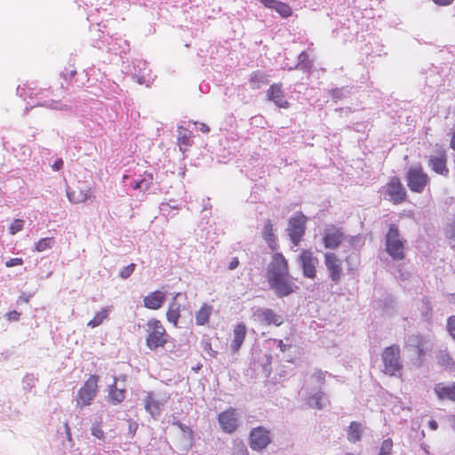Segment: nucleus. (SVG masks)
<instances>
[{"label":"nucleus","instance_id":"nucleus-21","mask_svg":"<svg viewBox=\"0 0 455 455\" xmlns=\"http://www.w3.org/2000/svg\"><path fill=\"white\" fill-rule=\"evenodd\" d=\"M434 392L439 400L455 401V382L451 384L437 383L434 387Z\"/></svg>","mask_w":455,"mask_h":455},{"label":"nucleus","instance_id":"nucleus-19","mask_svg":"<svg viewBox=\"0 0 455 455\" xmlns=\"http://www.w3.org/2000/svg\"><path fill=\"white\" fill-rule=\"evenodd\" d=\"M386 250L393 259L398 258V231L391 225L386 237Z\"/></svg>","mask_w":455,"mask_h":455},{"label":"nucleus","instance_id":"nucleus-50","mask_svg":"<svg viewBox=\"0 0 455 455\" xmlns=\"http://www.w3.org/2000/svg\"><path fill=\"white\" fill-rule=\"evenodd\" d=\"M399 194H400V202L403 201L406 197V190L404 188L402 187V185L400 184V191H399Z\"/></svg>","mask_w":455,"mask_h":455},{"label":"nucleus","instance_id":"nucleus-34","mask_svg":"<svg viewBox=\"0 0 455 455\" xmlns=\"http://www.w3.org/2000/svg\"><path fill=\"white\" fill-rule=\"evenodd\" d=\"M387 193L395 204L398 201V180L393 179L387 186Z\"/></svg>","mask_w":455,"mask_h":455},{"label":"nucleus","instance_id":"nucleus-8","mask_svg":"<svg viewBox=\"0 0 455 455\" xmlns=\"http://www.w3.org/2000/svg\"><path fill=\"white\" fill-rule=\"evenodd\" d=\"M218 421L223 432L233 434L239 427L236 410L228 408L218 415Z\"/></svg>","mask_w":455,"mask_h":455},{"label":"nucleus","instance_id":"nucleus-38","mask_svg":"<svg viewBox=\"0 0 455 455\" xmlns=\"http://www.w3.org/2000/svg\"><path fill=\"white\" fill-rule=\"evenodd\" d=\"M91 431H92V435L93 436H95L96 438H98L100 440H103L104 439L105 435H104L103 429L101 427V421H100L97 424H94L92 427Z\"/></svg>","mask_w":455,"mask_h":455},{"label":"nucleus","instance_id":"nucleus-32","mask_svg":"<svg viewBox=\"0 0 455 455\" xmlns=\"http://www.w3.org/2000/svg\"><path fill=\"white\" fill-rule=\"evenodd\" d=\"M108 317V309L102 308L100 311L97 312L93 318L89 321L88 326L92 328L98 327Z\"/></svg>","mask_w":455,"mask_h":455},{"label":"nucleus","instance_id":"nucleus-35","mask_svg":"<svg viewBox=\"0 0 455 455\" xmlns=\"http://www.w3.org/2000/svg\"><path fill=\"white\" fill-rule=\"evenodd\" d=\"M191 132L186 129L180 131V136L178 138V144L182 148L183 147L188 148L191 145Z\"/></svg>","mask_w":455,"mask_h":455},{"label":"nucleus","instance_id":"nucleus-3","mask_svg":"<svg viewBox=\"0 0 455 455\" xmlns=\"http://www.w3.org/2000/svg\"><path fill=\"white\" fill-rule=\"evenodd\" d=\"M146 345L150 350L164 347L168 343L169 334L161 321L156 318L147 322Z\"/></svg>","mask_w":455,"mask_h":455},{"label":"nucleus","instance_id":"nucleus-15","mask_svg":"<svg viewBox=\"0 0 455 455\" xmlns=\"http://www.w3.org/2000/svg\"><path fill=\"white\" fill-rule=\"evenodd\" d=\"M92 193L91 187L78 184L74 188L67 191V196L71 203L81 204L91 198Z\"/></svg>","mask_w":455,"mask_h":455},{"label":"nucleus","instance_id":"nucleus-30","mask_svg":"<svg viewBox=\"0 0 455 455\" xmlns=\"http://www.w3.org/2000/svg\"><path fill=\"white\" fill-rule=\"evenodd\" d=\"M161 403L156 400L151 394H148L145 399V409L152 415H156L160 411Z\"/></svg>","mask_w":455,"mask_h":455},{"label":"nucleus","instance_id":"nucleus-1","mask_svg":"<svg viewBox=\"0 0 455 455\" xmlns=\"http://www.w3.org/2000/svg\"><path fill=\"white\" fill-rule=\"evenodd\" d=\"M267 279L271 290L279 298L287 297L298 287L292 281L289 263L281 252H275L267 267Z\"/></svg>","mask_w":455,"mask_h":455},{"label":"nucleus","instance_id":"nucleus-36","mask_svg":"<svg viewBox=\"0 0 455 455\" xmlns=\"http://www.w3.org/2000/svg\"><path fill=\"white\" fill-rule=\"evenodd\" d=\"M393 442L390 439L385 440L380 447L379 455H391Z\"/></svg>","mask_w":455,"mask_h":455},{"label":"nucleus","instance_id":"nucleus-17","mask_svg":"<svg viewBox=\"0 0 455 455\" xmlns=\"http://www.w3.org/2000/svg\"><path fill=\"white\" fill-rule=\"evenodd\" d=\"M447 157L444 151L439 152L437 155L430 156L428 159V166L436 173L447 176L449 169L446 166Z\"/></svg>","mask_w":455,"mask_h":455},{"label":"nucleus","instance_id":"nucleus-27","mask_svg":"<svg viewBox=\"0 0 455 455\" xmlns=\"http://www.w3.org/2000/svg\"><path fill=\"white\" fill-rule=\"evenodd\" d=\"M116 380H117V379L115 378V382L113 385H111L109 387V392H108L109 401L113 404H118V403H122L125 398V390L124 388L123 389L117 388Z\"/></svg>","mask_w":455,"mask_h":455},{"label":"nucleus","instance_id":"nucleus-41","mask_svg":"<svg viewBox=\"0 0 455 455\" xmlns=\"http://www.w3.org/2000/svg\"><path fill=\"white\" fill-rule=\"evenodd\" d=\"M447 331L455 340V315H451L447 319Z\"/></svg>","mask_w":455,"mask_h":455},{"label":"nucleus","instance_id":"nucleus-10","mask_svg":"<svg viewBox=\"0 0 455 455\" xmlns=\"http://www.w3.org/2000/svg\"><path fill=\"white\" fill-rule=\"evenodd\" d=\"M270 443L269 432L262 427L253 428L250 433V446L254 451L263 450Z\"/></svg>","mask_w":455,"mask_h":455},{"label":"nucleus","instance_id":"nucleus-57","mask_svg":"<svg viewBox=\"0 0 455 455\" xmlns=\"http://www.w3.org/2000/svg\"><path fill=\"white\" fill-rule=\"evenodd\" d=\"M20 299L24 302H28L29 299L28 297H20Z\"/></svg>","mask_w":455,"mask_h":455},{"label":"nucleus","instance_id":"nucleus-40","mask_svg":"<svg viewBox=\"0 0 455 455\" xmlns=\"http://www.w3.org/2000/svg\"><path fill=\"white\" fill-rule=\"evenodd\" d=\"M136 265L134 263H131L130 265L124 267L119 273V276L122 279H127L132 275L134 272Z\"/></svg>","mask_w":455,"mask_h":455},{"label":"nucleus","instance_id":"nucleus-54","mask_svg":"<svg viewBox=\"0 0 455 455\" xmlns=\"http://www.w3.org/2000/svg\"><path fill=\"white\" fill-rule=\"evenodd\" d=\"M449 422H450L451 427L455 431V415H451V416L449 417Z\"/></svg>","mask_w":455,"mask_h":455},{"label":"nucleus","instance_id":"nucleus-20","mask_svg":"<svg viewBox=\"0 0 455 455\" xmlns=\"http://www.w3.org/2000/svg\"><path fill=\"white\" fill-rule=\"evenodd\" d=\"M266 8L274 9L282 18H288L292 15L291 7L278 0H259Z\"/></svg>","mask_w":455,"mask_h":455},{"label":"nucleus","instance_id":"nucleus-25","mask_svg":"<svg viewBox=\"0 0 455 455\" xmlns=\"http://www.w3.org/2000/svg\"><path fill=\"white\" fill-rule=\"evenodd\" d=\"M263 238L272 251L276 250V238L274 233L273 224L270 220H267L264 224Z\"/></svg>","mask_w":455,"mask_h":455},{"label":"nucleus","instance_id":"nucleus-53","mask_svg":"<svg viewBox=\"0 0 455 455\" xmlns=\"http://www.w3.org/2000/svg\"><path fill=\"white\" fill-rule=\"evenodd\" d=\"M133 188L134 189H142V190H144V186H143L141 180H139V181L135 182V184L133 186Z\"/></svg>","mask_w":455,"mask_h":455},{"label":"nucleus","instance_id":"nucleus-51","mask_svg":"<svg viewBox=\"0 0 455 455\" xmlns=\"http://www.w3.org/2000/svg\"><path fill=\"white\" fill-rule=\"evenodd\" d=\"M428 427L432 430H436L438 428V424L435 419H431L428 421Z\"/></svg>","mask_w":455,"mask_h":455},{"label":"nucleus","instance_id":"nucleus-18","mask_svg":"<svg viewBox=\"0 0 455 455\" xmlns=\"http://www.w3.org/2000/svg\"><path fill=\"white\" fill-rule=\"evenodd\" d=\"M247 333V327L243 323H237L233 331V339L230 342V348L233 353H237Z\"/></svg>","mask_w":455,"mask_h":455},{"label":"nucleus","instance_id":"nucleus-4","mask_svg":"<svg viewBox=\"0 0 455 455\" xmlns=\"http://www.w3.org/2000/svg\"><path fill=\"white\" fill-rule=\"evenodd\" d=\"M307 220V217L300 212H296L289 220L287 231L291 243L295 246L301 242L305 235Z\"/></svg>","mask_w":455,"mask_h":455},{"label":"nucleus","instance_id":"nucleus-33","mask_svg":"<svg viewBox=\"0 0 455 455\" xmlns=\"http://www.w3.org/2000/svg\"><path fill=\"white\" fill-rule=\"evenodd\" d=\"M54 243L53 237H44L41 238L38 242L35 243V251L38 252L44 251L50 248H52Z\"/></svg>","mask_w":455,"mask_h":455},{"label":"nucleus","instance_id":"nucleus-11","mask_svg":"<svg viewBox=\"0 0 455 455\" xmlns=\"http://www.w3.org/2000/svg\"><path fill=\"white\" fill-rule=\"evenodd\" d=\"M343 239L344 234L341 228L333 225L328 226L325 228L323 241L326 249L338 248L341 244Z\"/></svg>","mask_w":455,"mask_h":455},{"label":"nucleus","instance_id":"nucleus-45","mask_svg":"<svg viewBox=\"0 0 455 455\" xmlns=\"http://www.w3.org/2000/svg\"><path fill=\"white\" fill-rule=\"evenodd\" d=\"M20 313L16 310L10 311L6 314V317L9 321H18L20 319Z\"/></svg>","mask_w":455,"mask_h":455},{"label":"nucleus","instance_id":"nucleus-7","mask_svg":"<svg viewBox=\"0 0 455 455\" xmlns=\"http://www.w3.org/2000/svg\"><path fill=\"white\" fill-rule=\"evenodd\" d=\"M298 262L302 269L303 276L315 279L317 273L318 259L310 250H302L298 257Z\"/></svg>","mask_w":455,"mask_h":455},{"label":"nucleus","instance_id":"nucleus-60","mask_svg":"<svg viewBox=\"0 0 455 455\" xmlns=\"http://www.w3.org/2000/svg\"><path fill=\"white\" fill-rule=\"evenodd\" d=\"M399 244H400V249H401L403 247V243L401 241L399 242Z\"/></svg>","mask_w":455,"mask_h":455},{"label":"nucleus","instance_id":"nucleus-12","mask_svg":"<svg viewBox=\"0 0 455 455\" xmlns=\"http://www.w3.org/2000/svg\"><path fill=\"white\" fill-rule=\"evenodd\" d=\"M254 315L257 317L260 323L267 326H280L283 323V318L282 315H277L274 310L270 308H259L255 312Z\"/></svg>","mask_w":455,"mask_h":455},{"label":"nucleus","instance_id":"nucleus-24","mask_svg":"<svg viewBox=\"0 0 455 455\" xmlns=\"http://www.w3.org/2000/svg\"><path fill=\"white\" fill-rule=\"evenodd\" d=\"M307 403L309 407L322 410L330 404L329 399L323 391H318L307 397Z\"/></svg>","mask_w":455,"mask_h":455},{"label":"nucleus","instance_id":"nucleus-48","mask_svg":"<svg viewBox=\"0 0 455 455\" xmlns=\"http://www.w3.org/2000/svg\"><path fill=\"white\" fill-rule=\"evenodd\" d=\"M137 428H138L137 423H135V422L129 423V433H130L131 436H134V435L137 431Z\"/></svg>","mask_w":455,"mask_h":455},{"label":"nucleus","instance_id":"nucleus-31","mask_svg":"<svg viewBox=\"0 0 455 455\" xmlns=\"http://www.w3.org/2000/svg\"><path fill=\"white\" fill-rule=\"evenodd\" d=\"M445 237L450 241L455 243V212L454 215L447 220L443 228Z\"/></svg>","mask_w":455,"mask_h":455},{"label":"nucleus","instance_id":"nucleus-58","mask_svg":"<svg viewBox=\"0 0 455 455\" xmlns=\"http://www.w3.org/2000/svg\"><path fill=\"white\" fill-rule=\"evenodd\" d=\"M66 429H67V433L68 435H70V433H69V427L68 424H66Z\"/></svg>","mask_w":455,"mask_h":455},{"label":"nucleus","instance_id":"nucleus-16","mask_svg":"<svg viewBox=\"0 0 455 455\" xmlns=\"http://www.w3.org/2000/svg\"><path fill=\"white\" fill-rule=\"evenodd\" d=\"M166 294L162 291H154L149 292L143 299V306L150 310L160 309L165 302Z\"/></svg>","mask_w":455,"mask_h":455},{"label":"nucleus","instance_id":"nucleus-26","mask_svg":"<svg viewBox=\"0 0 455 455\" xmlns=\"http://www.w3.org/2000/svg\"><path fill=\"white\" fill-rule=\"evenodd\" d=\"M180 318V305L176 302L170 303L166 311V319L173 326L177 327Z\"/></svg>","mask_w":455,"mask_h":455},{"label":"nucleus","instance_id":"nucleus-5","mask_svg":"<svg viewBox=\"0 0 455 455\" xmlns=\"http://www.w3.org/2000/svg\"><path fill=\"white\" fill-rule=\"evenodd\" d=\"M407 186L412 192L422 193L429 178L420 166H411L406 173Z\"/></svg>","mask_w":455,"mask_h":455},{"label":"nucleus","instance_id":"nucleus-47","mask_svg":"<svg viewBox=\"0 0 455 455\" xmlns=\"http://www.w3.org/2000/svg\"><path fill=\"white\" fill-rule=\"evenodd\" d=\"M454 0H433V2L440 6H447L453 3Z\"/></svg>","mask_w":455,"mask_h":455},{"label":"nucleus","instance_id":"nucleus-52","mask_svg":"<svg viewBox=\"0 0 455 455\" xmlns=\"http://www.w3.org/2000/svg\"><path fill=\"white\" fill-rule=\"evenodd\" d=\"M199 130L204 132V133H207L210 132V128L207 124H200V127H199Z\"/></svg>","mask_w":455,"mask_h":455},{"label":"nucleus","instance_id":"nucleus-22","mask_svg":"<svg viewBox=\"0 0 455 455\" xmlns=\"http://www.w3.org/2000/svg\"><path fill=\"white\" fill-rule=\"evenodd\" d=\"M437 364L444 370L453 371L455 362L447 349H439L435 354Z\"/></svg>","mask_w":455,"mask_h":455},{"label":"nucleus","instance_id":"nucleus-43","mask_svg":"<svg viewBox=\"0 0 455 455\" xmlns=\"http://www.w3.org/2000/svg\"><path fill=\"white\" fill-rule=\"evenodd\" d=\"M312 378H314L316 382L323 384L325 381V373L321 370H317L314 372Z\"/></svg>","mask_w":455,"mask_h":455},{"label":"nucleus","instance_id":"nucleus-39","mask_svg":"<svg viewBox=\"0 0 455 455\" xmlns=\"http://www.w3.org/2000/svg\"><path fill=\"white\" fill-rule=\"evenodd\" d=\"M140 180L144 186V190H148L153 184L154 175L152 172H145Z\"/></svg>","mask_w":455,"mask_h":455},{"label":"nucleus","instance_id":"nucleus-23","mask_svg":"<svg viewBox=\"0 0 455 455\" xmlns=\"http://www.w3.org/2000/svg\"><path fill=\"white\" fill-rule=\"evenodd\" d=\"M213 307L206 303L202 304L198 310L195 313V320L196 325L203 326L210 322Z\"/></svg>","mask_w":455,"mask_h":455},{"label":"nucleus","instance_id":"nucleus-55","mask_svg":"<svg viewBox=\"0 0 455 455\" xmlns=\"http://www.w3.org/2000/svg\"><path fill=\"white\" fill-rule=\"evenodd\" d=\"M278 347L281 351L284 352L286 350V346L283 344V340H279Z\"/></svg>","mask_w":455,"mask_h":455},{"label":"nucleus","instance_id":"nucleus-49","mask_svg":"<svg viewBox=\"0 0 455 455\" xmlns=\"http://www.w3.org/2000/svg\"><path fill=\"white\" fill-rule=\"evenodd\" d=\"M238 265H239L238 258H233L229 263L228 268L230 270H234L235 268H236L238 267Z\"/></svg>","mask_w":455,"mask_h":455},{"label":"nucleus","instance_id":"nucleus-29","mask_svg":"<svg viewBox=\"0 0 455 455\" xmlns=\"http://www.w3.org/2000/svg\"><path fill=\"white\" fill-rule=\"evenodd\" d=\"M267 76L260 71H254L251 74L250 84L252 89H259L261 84H267Z\"/></svg>","mask_w":455,"mask_h":455},{"label":"nucleus","instance_id":"nucleus-61","mask_svg":"<svg viewBox=\"0 0 455 455\" xmlns=\"http://www.w3.org/2000/svg\"><path fill=\"white\" fill-rule=\"evenodd\" d=\"M403 258L402 252L400 251L399 259H401Z\"/></svg>","mask_w":455,"mask_h":455},{"label":"nucleus","instance_id":"nucleus-28","mask_svg":"<svg viewBox=\"0 0 455 455\" xmlns=\"http://www.w3.org/2000/svg\"><path fill=\"white\" fill-rule=\"evenodd\" d=\"M347 440L355 443L361 440L362 437V425L359 422L352 421L347 428Z\"/></svg>","mask_w":455,"mask_h":455},{"label":"nucleus","instance_id":"nucleus-9","mask_svg":"<svg viewBox=\"0 0 455 455\" xmlns=\"http://www.w3.org/2000/svg\"><path fill=\"white\" fill-rule=\"evenodd\" d=\"M324 265L328 270L329 276L332 282L338 283L342 275L341 260L334 252H326L323 255Z\"/></svg>","mask_w":455,"mask_h":455},{"label":"nucleus","instance_id":"nucleus-59","mask_svg":"<svg viewBox=\"0 0 455 455\" xmlns=\"http://www.w3.org/2000/svg\"><path fill=\"white\" fill-rule=\"evenodd\" d=\"M345 455H360V454L353 453V452H347V453H346Z\"/></svg>","mask_w":455,"mask_h":455},{"label":"nucleus","instance_id":"nucleus-44","mask_svg":"<svg viewBox=\"0 0 455 455\" xmlns=\"http://www.w3.org/2000/svg\"><path fill=\"white\" fill-rule=\"evenodd\" d=\"M22 264H23V259L21 258H12V259H8L5 262V266L7 267H12L14 266H20Z\"/></svg>","mask_w":455,"mask_h":455},{"label":"nucleus","instance_id":"nucleus-2","mask_svg":"<svg viewBox=\"0 0 455 455\" xmlns=\"http://www.w3.org/2000/svg\"><path fill=\"white\" fill-rule=\"evenodd\" d=\"M404 347L406 351L415 356L413 364L420 367L423 365L427 354L432 350L433 342L429 336L412 334L407 338Z\"/></svg>","mask_w":455,"mask_h":455},{"label":"nucleus","instance_id":"nucleus-14","mask_svg":"<svg viewBox=\"0 0 455 455\" xmlns=\"http://www.w3.org/2000/svg\"><path fill=\"white\" fill-rule=\"evenodd\" d=\"M267 100L273 101L277 107L288 108L290 103L284 99L283 84L281 83L273 84L269 86L267 92Z\"/></svg>","mask_w":455,"mask_h":455},{"label":"nucleus","instance_id":"nucleus-37","mask_svg":"<svg viewBox=\"0 0 455 455\" xmlns=\"http://www.w3.org/2000/svg\"><path fill=\"white\" fill-rule=\"evenodd\" d=\"M24 227V220L16 219L12 221V223L10 226V233L12 235H15L18 232L21 231Z\"/></svg>","mask_w":455,"mask_h":455},{"label":"nucleus","instance_id":"nucleus-13","mask_svg":"<svg viewBox=\"0 0 455 455\" xmlns=\"http://www.w3.org/2000/svg\"><path fill=\"white\" fill-rule=\"evenodd\" d=\"M384 372L395 375L398 371V357L394 346L387 347L383 352Z\"/></svg>","mask_w":455,"mask_h":455},{"label":"nucleus","instance_id":"nucleus-42","mask_svg":"<svg viewBox=\"0 0 455 455\" xmlns=\"http://www.w3.org/2000/svg\"><path fill=\"white\" fill-rule=\"evenodd\" d=\"M233 455H248V450L243 443H239L235 446Z\"/></svg>","mask_w":455,"mask_h":455},{"label":"nucleus","instance_id":"nucleus-46","mask_svg":"<svg viewBox=\"0 0 455 455\" xmlns=\"http://www.w3.org/2000/svg\"><path fill=\"white\" fill-rule=\"evenodd\" d=\"M63 164V160L61 158H58L52 165V168L53 171H60L62 169Z\"/></svg>","mask_w":455,"mask_h":455},{"label":"nucleus","instance_id":"nucleus-56","mask_svg":"<svg viewBox=\"0 0 455 455\" xmlns=\"http://www.w3.org/2000/svg\"><path fill=\"white\" fill-rule=\"evenodd\" d=\"M307 57V53H305V52H302V53L299 55V59H300V60H304V59H306Z\"/></svg>","mask_w":455,"mask_h":455},{"label":"nucleus","instance_id":"nucleus-6","mask_svg":"<svg viewBox=\"0 0 455 455\" xmlns=\"http://www.w3.org/2000/svg\"><path fill=\"white\" fill-rule=\"evenodd\" d=\"M97 375H91L84 384L81 387L77 393L76 403L81 407L88 406L97 395L98 391Z\"/></svg>","mask_w":455,"mask_h":455}]
</instances>
